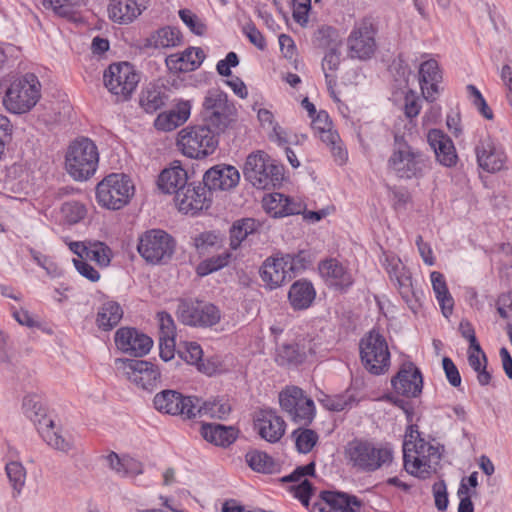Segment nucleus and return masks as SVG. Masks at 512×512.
Wrapping results in <instances>:
<instances>
[{
  "mask_svg": "<svg viewBox=\"0 0 512 512\" xmlns=\"http://www.w3.org/2000/svg\"><path fill=\"white\" fill-rule=\"evenodd\" d=\"M153 406L162 414L193 419L197 410V397L184 396L176 390L164 389L154 396Z\"/></svg>",
  "mask_w": 512,
  "mask_h": 512,
  "instance_id": "16",
  "label": "nucleus"
},
{
  "mask_svg": "<svg viewBox=\"0 0 512 512\" xmlns=\"http://www.w3.org/2000/svg\"><path fill=\"white\" fill-rule=\"evenodd\" d=\"M61 213L65 221L69 224H76L84 219L87 209L77 201L65 202L61 207Z\"/></svg>",
  "mask_w": 512,
  "mask_h": 512,
  "instance_id": "50",
  "label": "nucleus"
},
{
  "mask_svg": "<svg viewBox=\"0 0 512 512\" xmlns=\"http://www.w3.org/2000/svg\"><path fill=\"white\" fill-rule=\"evenodd\" d=\"M442 366L450 385L459 387L461 385V376L454 362L449 357H444L442 359Z\"/></svg>",
  "mask_w": 512,
  "mask_h": 512,
  "instance_id": "62",
  "label": "nucleus"
},
{
  "mask_svg": "<svg viewBox=\"0 0 512 512\" xmlns=\"http://www.w3.org/2000/svg\"><path fill=\"white\" fill-rule=\"evenodd\" d=\"M188 175L187 171L181 166H173L164 169L158 177V187L164 193H174L187 184Z\"/></svg>",
  "mask_w": 512,
  "mask_h": 512,
  "instance_id": "37",
  "label": "nucleus"
},
{
  "mask_svg": "<svg viewBox=\"0 0 512 512\" xmlns=\"http://www.w3.org/2000/svg\"><path fill=\"white\" fill-rule=\"evenodd\" d=\"M435 506L439 511H445L448 507L447 486L444 480L435 482L432 487Z\"/></svg>",
  "mask_w": 512,
  "mask_h": 512,
  "instance_id": "59",
  "label": "nucleus"
},
{
  "mask_svg": "<svg viewBox=\"0 0 512 512\" xmlns=\"http://www.w3.org/2000/svg\"><path fill=\"white\" fill-rule=\"evenodd\" d=\"M230 412V404L223 399L202 402L201 399L197 398V410L195 411V417L200 415L210 418L225 419Z\"/></svg>",
  "mask_w": 512,
  "mask_h": 512,
  "instance_id": "42",
  "label": "nucleus"
},
{
  "mask_svg": "<svg viewBox=\"0 0 512 512\" xmlns=\"http://www.w3.org/2000/svg\"><path fill=\"white\" fill-rule=\"evenodd\" d=\"M111 256L112 251L104 242L88 241L85 259L95 261L101 267H106L110 264Z\"/></svg>",
  "mask_w": 512,
  "mask_h": 512,
  "instance_id": "46",
  "label": "nucleus"
},
{
  "mask_svg": "<svg viewBox=\"0 0 512 512\" xmlns=\"http://www.w3.org/2000/svg\"><path fill=\"white\" fill-rule=\"evenodd\" d=\"M98 164V148L91 139L79 137L70 143L65 155V167L74 180L90 179L97 171Z\"/></svg>",
  "mask_w": 512,
  "mask_h": 512,
  "instance_id": "4",
  "label": "nucleus"
},
{
  "mask_svg": "<svg viewBox=\"0 0 512 512\" xmlns=\"http://www.w3.org/2000/svg\"><path fill=\"white\" fill-rule=\"evenodd\" d=\"M316 297V290L307 279L295 281L288 292V300L294 310H305L309 308Z\"/></svg>",
  "mask_w": 512,
  "mask_h": 512,
  "instance_id": "32",
  "label": "nucleus"
},
{
  "mask_svg": "<svg viewBox=\"0 0 512 512\" xmlns=\"http://www.w3.org/2000/svg\"><path fill=\"white\" fill-rule=\"evenodd\" d=\"M360 358L365 369L373 375L384 374L390 366V352L383 335L371 330L359 343Z\"/></svg>",
  "mask_w": 512,
  "mask_h": 512,
  "instance_id": "10",
  "label": "nucleus"
},
{
  "mask_svg": "<svg viewBox=\"0 0 512 512\" xmlns=\"http://www.w3.org/2000/svg\"><path fill=\"white\" fill-rule=\"evenodd\" d=\"M174 200L180 212L195 215L210 208L212 194L201 182L198 184L187 183L177 191Z\"/></svg>",
  "mask_w": 512,
  "mask_h": 512,
  "instance_id": "18",
  "label": "nucleus"
},
{
  "mask_svg": "<svg viewBox=\"0 0 512 512\" xmlns=\"http://www.w3.org/2000/svg\"><path fill=\"white\" fill-rule=\"evenodd\" d=\"M203 125L220 136L236 121L237 109L219 88L209 89L202 104Z\"/></svg>",
  "mask_w": 512,
  "mask_h": 512,
  "instance_id": "5",
  "label": "nucleus"
},
{
  "mask_svg": "<svg viewBox=\"0 0 512 512\" xmlns=\"http://www.w3.org/2000/svg\"><path fill=\"white\" fill-rule=\"evenodd\" d=\"M344 455L352 468L363 473L375 472L393 461V449L389 444H374L363 439L348 442Z\"/></svg>",
  "mask_w": 512,
  "mask_h": 512,
  "instance_id": "2",
  "label": "nucleus"
},
{
  "mask_svg": "<svg viewBox=\"0 0 512 512\" xmlns=\"http://www.w3.org/2000/svg\"><path fill=\"white\" fill-rule=\"evenodd\" d=\"M441 459L438 446L426 442L423 438L416 441L405 440L403 444L404 467L411 475L429 473L433 464Z\"/></svg>",
  "mask_w": 512,
  "mask_h": 512,
  "instance_id": "12",
  "label": "nucleus"
},
{
  "mask_svg": "<svg viewBox=\"0 0 512 512\" xmlns=\"http://www.w3.org/2000/svg\"><path fill=\"white\" fill-rule=\"evenodd\" d=\"M306 359V353L298 344H283L277 349L275 360L280 366H298Z\"/></svg>",
  "mask_w": 512,
  "mask_h": 512,
  "instance_id": "43",
  "label": "nucleus"
},
{
  "mask_svg": "<svg viewBox=\"0 0 512 512\" xmlns=\"http://www.w3.org/2000/svg\"><path fill=\"white\" fill-rule=\"evenodd\" d=\"M205 54L201 48L190 47L182 53L169 55L165 62L171 72H191L203 62Z\"/></svg>",
  "mask_w": 512,
  "mask_h": 512,
  "instance_id": "30",
  "label": "nucleus"
},
{
  "mask_svg": "<svg viewBox=\"0 0 512 512\" xmlns=\"http://www.w3.org/2000/svg\"><path fill=\"white\" fill-rule=\"evenodd\" d=\"M387 166L399 179H421L430 169V158L424 151L409 144L404 136L395 135Z\"/></svg>",
  "mask_w": 512,
  "mask_h": 512,
  "instance_id": "1",
  "label": "nucleus"
},
{
  "mask_svg": "<svg viewBox=\"0 0 512 512\" xmlns=\"http://www.w3.org/2000/svg\"><path fill=\"white\" fill-rule=\"evenodd\" d=\"M394 285L397 287L401 297L406 303H410L415 296L412 284V277L409 270L401 272L398 276L394 277Z\"/></svg>",
  "mask_w": 512,
  "mask_h": 512,
  "instance_id": "52",
  "label": "nucleus"
},
{
  "mask_svg": "<svg viewBox=\"0 0 512 512\" xmlns=\"http://www.w3.org/2000/svg\"><path fill=\"white\" fill-rule=\"evenodd\" d=\"M442 81V72L435 59H429L420 64L419 82L424 98L434 101L439 94L438 84Z\"/></svg>",
  "mask_w": 512,
  "mask_h": 512,
  "instance_id": "28",
  "label": "nucleus"
},
{
  "mask_svg": "<svg viewBox=\"0 0 512 512\" xmlns=\"http://www.w3.org/2000/svg\"><path fill=\"white\" fill-rule=\"evenodd\" d=\"M201 435L206 441L216 446L227 447L237 439V430L232 426L221 424H203Z\"/></svg>",
  "mask_w": 512,
  "mask_h": 512,
  "instance_id": "36",
  "label": "nucleus"
},
{
  "mask_svg": "<svg viewBox=\"0 0 512 512\" xmlns=\"http://www.w3.org/2000/svg\"><path fill=\"white\" fill-rule=\"evenodd\" d=\"M174 238L162 229H150L138 238L137 251L148 263H165L171 259L175 251Z\"/></svg>",
  "mask_w": 512,
  "mask_h": 512,
  "instance_id": "11",
  "label": "nucleus"
},
{
  "mask_svg": "<svg viewBox=\"0 0 512 512\" xmlns=\"http://www.w3.org/2000/svg\"><path fill=\"white\" fill-rule=\"evenodd\" d=\"M260 436L270 443L278 442L285 433V421L272 410H261L256 420Z\"/></svg>",
  "mask_w": 512,
  "mask_h": 512,
  "instance_id": "29",
  "label": "nucleus"
},
{
  "mask_svg": "<svg viewBox=\"0 0 512 512\" xmlns=\"http://www.w3.org/2000/svg\"><path fill=\"white\" fill-rule=\"evenodd\" d=\"M182 34L177 27L164 26L151 33L145 39L144 46L146 48H171L181 44Z\"/></svg>",
  "mask_w": 512,
  "mask_h": 512,
  "instance_id": "35",
  "label": "nucleus"
},
{
  "mask_svg": "<svg viewBox=\"0 0 512 512\" xmlns=\"http://www.w3.org/2000/svg\"><path fill=\"white\" fill-rule=\"evenodd\" d=\"M362 501L354 495L339 491H321L310 512H359Z\"/></svg>",
  "mask_w": 512,
  "mask_h": 512,
  "instance_id": "20",
  "label": "nucleus"
},
{
  "mask_svg": "<svg viewBox=\"0 0 512 512\" xmlns=\"http://www.w3.org/2000/svg\"><path fill=\"white\" fill-rule=\"evenodd\" d=\"M468 363L477 373V381L481 386H486L491 381V374L487 370V364L483 362L482 354L468 353Z\"/></svg>",
  "mask_w": 512,
  "mask_h": 512,
  "instance_id": "53",
  "label": "nucleus"
},
{
  "mask_svg": "<svg viewBox=\"0 0 512 512\" xmlns=\"http://www.w3.org/2000/svg\"><path fill=\"white\" fill-rule=\"evenodd\" d=\"M433 291L436 295L438 302L441 305L442 312L445 317L452 313L453 298L449 293L445 277L438 271H433L430 275Z\"/></svg>",
  "mask_w": 512,
  "mask_h": 512,
  "instance_id": "40",
  "label": "nucleus"
},
{
  "mask_svg": "<svg viewBox=\"0 0 512 512\" xmlns=\"http://www.w3.org/2000/svg\"><path fill=\"white\" fill-rule=\"evenodd\" d=\"M179 17L194 34L201 36L205 33V24H203L191 10L181 9L179 11Z\"/></svg>",
  "mask_w": 512,
  "mask_h": 512,
  "instance_id": "58",
  "label": "nucleus"
},
{
  "mask_svg": "<svg viewBox=\"0 0 512 512\" xmlns=\"http://www.w3.org/2000/svg\"><path fill=\"white\" fill-rule=\"evenodd\" d=\"M281 408L295 422L309 425L315 416V405L311 398L304 395V391L296 386L282 391L279 395Z\"/></svg>",
  "mask_w": 512,
  "mask_h": 512,
  "instance_id": "15",
  "label": "nucleus"
},
{
  "mask_svg": "<svg viewBox=\"0 0 512 512\" xmlns=\"http://www.w3.org/2000/svg\"><path fill=\"white\" fill-rule=\"evenodd\" d=\"M245 179L257 189L274 187L283 179V168L263 151L248 155L243 168Z\"/></svg>",
  "mask_w": 512,
  "mask_h": 512,
  "instance_id": "7",
  "label": "nucleus"
},
{
  "mask_svg": "<svg viewBox=\"0 0 512 512\" xmlns=\"http://www.w3.org/2000/svg\"><path fill=\"white\" fill-rule=\"evenodd\" d=\"M354 402L355 398L348 393L336 395L333 397L326 396L325 399L322 400V404L324 405L325 408L337 412L351 408Z\"/></svg>",
  "mask_w": 512,
  "mask_h": 512,
  "instance_id": "55",
  "label": "nucleus"
},
{
  "mask_svg": "<svg viewBox=\"0 0 512 512\" xmlns=\"http://www.w3.org/2000/svg\"><path fill=\"white\" fill-rule=\"evenodd\" d=\"M261 228V223L254 218H241L234 221L229 229L231 249H238L249 236L258 233Z\"/></svg>",
  "mask_w": 512,
  "mask_h": 512,
  "instance_id": "34",
  "label": "nucleus"
},
{
  "mask_svg": "<svg viewBox=\"0 0 512 512\" xmlns=\"http://www.w3.org/2000/svg\"><path fill=\"white\" fill-rule=\"evenodd\" d=\"M134 194V184L123 173H111L96 186V199L101 207L119 210L127 205Z\"/></svg>",
  "mask_w": 512,
  "mask_h": 512,
  "instance_id": "8",
  "label": "nucleus"
},
{
  "mask_svg": "<svg viewBox=\"0 0 512 512\" xmlns=\"http://www.w3.org/2000/svg\"><path fill=\"white\" fill-rule=\"evenodd\" d=\"M287 262L283 254H275L268 257L260 268L262 281L270 288L275 289L292 279V273L286 267Z\"/></svg>",
  "mask_w": 512,
  "mask_h": 512,
  "instance_id": "25",
  "label": "nucleus"
},
{
  "mask_svg": "<svg viewBox=\"0 0 512 512\" xmlns=\"http://www.w3.org/2000/svg\"><path fill=\"white\" fill-rule=\"evenodd\" d=\"M190 110L189 102H181L176 109L160 113L155 119L154 126L157 130L172 131L187 121Z\"/></svg>",
  "mask_w": 512,
  "mask_h": 512,
  "instance_id": "33",
  "label": "nucleus"
},
{
  "mask_svg": "<svg viewBox=\"0 0 512 512\" xmlns=\"http://www.w3.org/2000/svg\"><path fill=\"white\" fill-rule=\"evenodd\" d=\"M231 254L224 252L222 254L208 258L201 262L197 267V273L200 276H206L228 265Z\"/></svg>",
  "mask_w": 512,
  "mask_h": 512,
  "instance_id": "49",
  "label": "nucleus"
},
{
  "mask_svg": "<svg viewBox=\"0 0 512 512\" xmlns=\"http://www.w3.org/2000/svg\"><path fill=\"white\" fill-rule=\"evenodd\" d=\"M114 341L119 350L135 357L148 354L153 346L149 336L132 327L119 328L115 333Z\"/></svg>",
  "mask_w": 512,
  "mask_h": 512,
  "instance_id": "23",
  "label": "nucleus"
},
{
  "mask_svg": "<svg viewBox=\"0 0 512 512\" xmlns=\"http://www.w3.org/2000/svg\"><path fill=\"white\" fill-rule=\"evenodd\" d=\"M245 461L252 470L258 473L273 474L278 471V464L263 451L252 450L247 452Z\"/></svg>",
  "mask_w": 512,
  "mask_h": 512,
  "instance_id": "41",
  "label": "nucleus"
},
{
  "mask_svg": "<svg viewBox=\"0 0 512 512\" xmlns=\"http://www.w3.org/2000/svg\"><path fill=\"white\" fill-rule=\"evenodd\" d=\"M296 436V447L300 453H309L318 441V435L311 429H299L293 432Z\"/></svg>",
  "mask_w": 512,
  "mask_h": 512,
  "instance_id": "51",
  "label": "nucleus"
},
{
  "mask_svg": "<svg viewBox=\"0 0 512 512\" xmlns=\"http://www.w3.org/2000/svg\"><path fill=\"white\" fill-rule=\"evenodd\" d=\"M376 28L370 19L355 23L347 38L348 55L350 58L367 60L376 51Z\"/></svg>",
  "mask_w": 512,
  "mask_h": 512,
  "instance_id": "17",
  "label": "nucleus"
},
{
  "mask_svg": "<svg viewBox=\"0 0 512 512\" xmlns=\"http://www.w3.org/2000/svg\"><path fill=\"white\" fill-rule=\"evenodd\" d=\"M129 381L144 390H153L160 383L161 373L152 362L140 359L120 360Z\"/></svg>",
  "mask_w": 512,
  "mask_h": 512,
  "instance_id": "19",
  "label": "nucleus"
},
{
  "mask_svg": "<svg viewBox=\"0 0 512 512\" xmlns=\"http://www.w3.org/2000/svg\"><path fill=\"white\" fill-rule=\"evenodd\" d=\"M427 141L433 149L436 160L445 167H452L457 163L456 149L453 141L442 130L431 129L427 134Z\"/></svg>",
  "mask_w": 512,
  "mask_h": 512,
  "instance_id": "26",
  "label": "nucleus"
},
{
  "mask_svg": "<svg viewBox=\"0 0 512 512\" xmlns=\"http://www.w3.org/2000/svg\"><path fill=\"white\" fill-rule=\"evenodd\" d=\"M315 475V462L312 461L304 466H298L295 470L287 476H284L281 481L286 482H298L305 476Z\"/></svg>",
  "mask_w": 512,
  "mask_h": 512,
  "instance_id": "61",
  "label": "nucleus"
},
{
  "mask_svg": "<svg viewBox=\"0 0 512 512\" xmlns=\"http://www.w3.org/2000/svg\"><path fill=\"white\" fill-rule=\"evenodd\" d=\"M22 407L25 415L34 423L42 439L53 449L68 453L73 449L74 443L70 435H64L57 429L53 420L46 415L45 408L35 395H27L23 399Z\"/></svg>",
  "mask_w": 512,
  "mask_h": 512,
  "instance_id": "3",
  "label": "nucleus"
},
{
  "mask_svg": "<svg viewBox=\"0 0 512 512\" xmlns=\"http://www.w3.org/2000/svg\"><path fill=\"white\" fill-rule=\"evenodd\" d=\"M5 187L15 194H22L29 188V174L22 164L14 163L7 168Z\"/></svg>",
  "mask_w": 512,
  "mask_h": 512,
  "instance_id": "39",
  "label": "nucleus"
},
{
  "mask_svg": "<svg viewBox=\"0 0 512 512\" xmlns=\"http://www.w3.org/2000/svg\"><path fill=\"white\" fill-rule=\"evenodd\" d=\"M176 315L181 323L193 327H211L221 319V312L214 304L186 299L179 301Z\"/></svg>",
  "mask_w": 512,
  "mask_h": 512,
  "instance_id": "14",
  "label": "nucleus"
},
{
  "mask_svg": "<svg viewBox=\"0 0 512 512\" xmlns=\"http://www.w3.org/2000/svg\"><path fill=\"white\" fill-rule=\"evenodd\" d=\"M5 470L13 490L19 494L26 482V469L22 463L11 461L6 464Z\"/></svg>",
  "mask_w": 512,
  "mask_h": 512,
  "instance_id": "47",
  "label": "nucleus"
},
{
  "mask_svg": "<svg viewBox=\"0 0 512 512\" xmlns=\"http://www.w3.org/2000/svg\"><path fill=\"white\" fill-rule=\"evenodd\" d=\"M202 348L196 342H189L186 344V349L181 353V357L190 364H198L202 359Z\"/></svg>",
  "mask_w": 512,
  "mask_h": 512,
  "instance_id": "64",
  "label": "nucleus"
},
{
  "mask_svg": "<svg viewBox=\"0 0 512 512\" xmlns=\"http://www.w3.org/2000/svg\"><path fill=\"white\" fill-rule=\"evenodd\" d=\"M480 168L489 173H496L505 168L507 155L502 145L490 136L480 139L475 148Z\"/></svg>",
  "mask_w": 512,
  "mask_h": 512,
  "instance_id": "21",
  "label": "nucleus"
},
{
  "mask_svg": "<svg viewBox=\"0 0 512 512\" xmlns=\"http://www.w3.org/2000/svg\"><path fill=\"white\" fill-rule=\"evenodd\" d=\"M123 317V309L113 300H107L98 309L96 324L103 331H110L119 324Z\"/></svg>",
  "mask_w": 512,
  "mask_h": 512,
  "instance_id": "38",
  "label": "nucleus"
},
{
  "mask_svg": "<svg viewBox=\"0 0 512 512\" xmlns=\"http://www.w3.org/2000/svg\"><path fill=\"white\" fill-rule=\"evenodd\" d=\"M283 259L287 262V269L292 273V278L303 270H305L309 264L306 253L300 251L297 254H283Z\"/></svg>",
  "mask_w": 512,
  "mask_h": 512,
  "instance_id": "56",
  "label": "nucleus"
},
{
  "mask_svg": "<svg viewBox=\"0 0 512 512\" xmlns=\"http://www.w3.org/2000/svg\"><path fill=\"white\" fill-rule=\"evenodd\" d=\"M157 320L159 323V338H175L176 325L172 316L165 312L157 313Z\"/></svg>",
  "mask_w": 512,
  "mask_h": 512,
  "instance_id": "57",
  "label": "nucleus"
},
{
  "mask_svg": "<svg viewBox=\"0 0 512 512\" xmlns=\"http://www.w3.org/2000/svg\"><path fill=\"white\" fill-rule=\"evenodd\" d=\"M391 384L397 394L416 398L422 393L423 376L414 363L405 362L391 379Z\"/></svg>",
  "mask_w": 512,
  "mask_h": 512,
  "instance_id": "22",
  "label": "nucleus"
},
{
  "mask_svg": "<svg viewBox=\"0 0 512 512\" xmlns=\"http://www.w3.org/2000/svg\"><path fill=\"white\" fill-rule=\"evenodd\" d=\"M81 0H43L42 4L46 9L52 11L68 20H76V13L80 7Z\"/></svg>",
  "mask_w": 512,
  "mask_h": 512,
  "instance_id": "44",
  "label": "nucleus"
},
{
  "mask_svg": "<svg viewBox=\"0 0 512 512\" xmlns=\"http://www.w3.org/2000/svg\"><path fill=\"white\" fill-rule=\"evenodd\" d=\"M318 268L327 285L338 290L345 291L354 282L351 273L336 259L323 260Z\"/></svg>",
  "mask_w": 512,
  "mask_h": 512,
  "instance_id": "27",
  "label": "nucleus"
},
{
  "mask_svg": "<svg viewBox=\"0 0 512 512\" xmlns=\"http://www.w3.org/2000/svg\"><path fill=\"white\" fill-rule=\"evenodd\" d=\"M239 180V171L234 166L216 165L204 173L202 183L213 195V191L230 190L236 187Z\"/></svg>",
  "mask_w": 512,
  "mask_h": 512,
  "instance_id": "24",
  "label": "nucleus"
},
{
  "mask_svg": "<svg viewBox=\"0 0 512 512\" xmlns=\"http://www.w3.org/2000/svg\"><path fill=\"white\" fill-rule=\"evenodd\" d=\"M165 103V94L158 87H146L139 99L140 106L147 113H154L159 110Z\"/></svg>",
  "mask_w": 512,
  "mask_h": 512,
  "instance_id": "45",
  "label": "nucleus"
},
{
  "mask_svg": "<svg viewBox=\"0 0 512 512\" xmlns=\"http://www.w3.org/2000/svg\"><path fill=\"white\" fill-rule=\"evenodd\" d=\"M288 196L281 193H272L263 198V207L267 213L273 217H284L285 205H287Z\"/></svg>",
  "mask_w": 512,
  "mask_h": 512,
  "instance_id": "48",
  "label": "nucleus"
},
{
  "mask_svg": "<svg viewBox=\"0 0 512 512\" xmlns=\"http://www.w3.org/2000/svg\"><path fill=\"white\" fill-rule=\"evenodd\" d=\"M311 8V0L293 1V19L300 25H305L308 21V12Z\"/></svg>",
  "mask_w": 512,
  "mask_h": 512,
  "instance_id": "60",
  "label": "nucleus"
},
{
  "mask_svg": "<svg viewBox=\"0 0 512 512\" xmlns=\"http://www.w3.org/2000/svg\"><path fill=\"white\" fill-rule=\"evenodd\" d=\"M105 87L117 97V100H128L139 83V75L128 62L113 63L105 70Z\"/></svg>",
  "mask_w": 512,
  "mask_h": 512,
  "instance_id": "13",
  "label": "nucleus"
},
{
  "mask_svg": "<svg viewBox=\"0 0 512 512\" xmlns=\"http://www.w3.org/2000/svg\"><path fill=\"white\" fill-rule=\"evenodd\" d=\"M219 145V136L205 125L187 126L177 137V146L183 155L204 159L213 154Z\"/></svg>",
  "mask_w": 512,
  "mask_h": 512,
  "instance_id": "6",
  "label": "nucleus"
},
{
  "mask_svg": "<svg viewBox=\"0 0 512 512\" xmlns=\"http://www.w3.org/2000/svg\"><path fill=\"white\" fill-rule=\"evenodd\" d=\"M40 98V83L34 74L28 73L14 80L3 98L5 108L14 114L30 111Z\"/></svg>",
  "mask_w": 512,
  "mask_h": 512,
  "instance_id": "9",
  "label": "nucleus"
},
{
  "mask_svg": "<svg viewBox=\"0 0 512 512\" xmlns=\"http://www.w3.org/2000/svg\"><path fill=\"white\" fill-rule=\"evenodd\" d=\"M86 260L87 259H73L76 270L88 280L92 282L98 281L100 279L99 272Z\"/></svg>",
  "mask_w": 512,
  "mask_h": 512,
  "instance_id": "63",
  "label": "nucleus"
},
{
  "mask_svg": "<svg viewBox=\"0 0 512 512\" xmlns=\"http://www.w3.org/2000/svg\"><path fill=\"white\" fill-rule=\"evenodd\" d=\"M146 9L145 0H112L109 17L118 24L132 23Z\"/></svg>",
  "mask_w": 512,
  "mask_h": 512,
  "instance_id": "31",
  "label": "nucleus"
},
{
  "mask_svg": "<svg viewBox=\"0 0 512 512\" xmlns=\"http://www.w3.org/2000/svg\"><path fill=\"white\" fill-rule=\"evenodd\" d=\"M467 91L473 106L478 110V112L485 119L492 120L494 117L493 112L491 108L488 106L481 92L477 89V87L472 84H469L467 86Z\"/></svg>",
  "mask_w": 512,
  "mask_h": 512,
  "instance_id": "54",
  "label": "nucleus"
}]
</instances>
